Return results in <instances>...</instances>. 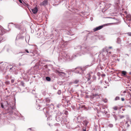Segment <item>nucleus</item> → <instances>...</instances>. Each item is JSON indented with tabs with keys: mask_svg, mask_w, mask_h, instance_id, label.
I'll list each match as a JSON object with an SVG mask.
<instances>
[{
	"mask_svg": "<svg viewBox=\"0 0 131 131\" xmlns=\"http://www.w3.org/2000/svg\"><path fill=\"white\" fill-rule=\"evenodd\" d=\"M77 47L76 49H77L78 52L77 54L71 56L69 53L62 51L61 54H60L59 55L58 57L59 61L61 62L70 61L74 58V57H77L78 55L81 56L82 55L89 53L91 50V48L87 46H78Z\"/></svg>",
	"mask_w": 131,
	"mask_h": 131,
	"instance_id": "obj_1",
	"label": "nucleus"
},
{
	"mask_svg": "<svg viewBox=\"0 0 131 131\" xmlns=\"http://www.w3.org/2000/svg\"><path fill=\"white\" fill-rule=\"evenodd\" d=\"M0 104L2 108L6 110L10 114H12L13 111L16 110L15 104L12 102L8 103L7 101H4L3 102H0Z\"/></svg>",
	"mask_w": 131,
	"mask_h": 131,
	"instance_id": "obj_2",
	"label": "nucleus"
},
{
	"mask_svg": "<svg viewBox=\"0 0 131 131\" xmlns=\"http://www.w3.org/2000/svg\"><path fill=\"white\" fill-rule=\"evenodd\" d=\"M46 102H43L41 103V104L38 105V106L37 107L38 110H41L44 109V106L49 105L48 104L50 102V99L49 98H46L45 99Z\"/></svg>",
	"mask_w": 131,
	"mask_h": 131,
	"instance_id": "obj_3",
	"label": "nucleus"
},
{
	"mask_svg": "<svg viewBox=\"0 0 131 131\" xmlns=\"http://www.w3.org/2000/svg\"><path fill=\"white\" fill-rule=\"evenodd\" d=\"M6 69L10 72H14L16 70V68L15 67L10 64L7 65L6 67Z\"/></svg>",
	"mask_w": 131,
	"mask_h": 131,
	"instance_id": "obj_4",
	"label": "nucleus"
},
{
	"mask_svg": "<svg viewBox=\"0 0 131 131\" xmlns=\"http://www.w3.org/2000/svg\"><path fill=\"white\" fill-rule=\"evenodd\" d=\"M75 70V73H78L81 75L83 74L84 71V68L80 67L76 68Z\"/></svg>",
	"mask_w": 131,
	"mask_h": 131,
	"instance_id": "obj_5",
	"label": "nucleus"
},
{
	"mask_svg": "<svg viewBox=\"0 0 131 131\" xmlns=\"http://www.w3.org/2000/svg\"><path fill=\"white\" fill-rule=\"evenodd\" d=\"M55 72L61 77H68L67 75V73L64 72L57 70L55 71Z\"/></svg>",
	"mask_w": 131,
	"mask_h": 131,
	"instance_id": "obj_6",
	"label": "nucleus"
},
{
	"mask_svg": "<svg viewBox=\"0 0 131 131\" xmlns=\"http://www.w3.org/2000/svg\"><path fill=\"white\" fill-rule=\"evenodd\" d=\"M64 117L62 116V115H57L55 117L56 120L57 122H60L61 121V122L62 120L64 119Z\"/></svg>",
	"mask_w": 131,
	"mask_h": 131,
	"instance_id": "obj_7",
	"label": "nucleus"
},
{
	"mask_svg": "<svg viewBox=\"0 0 131 131\" xmlns=\"http://www.w3.org/2000/svg\"><path fill=\"white\" fill-rule=\"evenodd\" d=\"M107 25V24H105L97 27L93 29L94 31H95L98 30H100L103 28V27L105 26L106 25Z\"/></svg>",
	"mask_w": 131,
	"mask_h": 131,
	"instance_id": "obj_8",
	"label": "nucleus"
},
{
	"mask_svg": "<svg viewBox=\"0 0 131 131\" xmlns=\"http://www.w3.org/2000/svg\"><path fill=\"white\" fill-rule=\"evenodd\" d=\"M48 3V1L47 0H44L42 2L40 3V5L41 6H46Z\"/></svg>",
	"mask_w": 131,
	"mask_h": 131,
	"instance_id": "obj_9",
	"label": "nucleus"
},
{
	"mask_svg": "<svg viewBox=\"0 0 131 131\" xmlns=\"http://www.w3.org/2000/svg\"><path fill=\"white\" fill-rule=\"evenodd\" d=\"M24 38V37L20 34H18L16 38V40L19 39H23Z\"/></svg>",
	"mask_w": 131,
	"mask_h": 131,
	"instance_id": "obj_10",
	"label": "nucleus"
},
{
	"mask_svg": "<svg viewBox=\"0 0 131 131\" xmlns=\"http://www.w3.org/2000/svg\"><path fill=\"white\" fill-rule=\"evenodd\" d=\"M100 109L102 111V112L106 114L107 113V112L106 110H104L105 108L104 107H100Z\"/></svg>",
	"mask_w": 131,
	"mask_h": 131,
	"instance_id": "obj_11",
	"label": "nucleus"
},
{
	"mask_svg": "<svg viewBox=\"0 0 131 131\" xmlns=\"http://www.w3.org/2000/svg\"><path fill=\"white\" fill-rule=\"evenodd\" d=\"M31 11L34 14H36L38 11L37 7H36L35 8L32 9H31Z\"/></svg>",
	"mask_w": 131,
	"mask_h": 131,
	"instance_id": "obj_12",
	"label": "nucleus"
},
{
	"mask_svg": "<svg viewBox=\"0 0 131 131\" xmlns=\"http://www.w3.org/2000/svg\"><path fill=\"white\" fill-rule=\"evenodd\" d=\"M14 25L15 27L18 29H20L21 28V27L20 24H14Z\"/></svg>",
	"mask_w": 131,
	"mask_h": 131,
	"instance_id": "obj_13",
	"label": "nucleus"
},
{
	"mask_svg": "<svg viewBox=\"0 0 131 131\" xmlns=\"http://www.w3.org/2000/svg\"><path fill=\"white\" fill-rule=\"evenodd\" d=\"M0 30L1 31V32L0 34V36L1 35H3L4 34V33H3V31H4V29L0 25Z\"/></svg>",
	"mask_w": 131,
	"mask_h": 131,
	"instance_id": "obj_14",
	"label": "nucleus"
},
{
	"mask_svg": "<svg viewBox=\"0 0 131 131\" xmlns=\"http://www.w3.org/2000/svg\"><path fill=\"white\" fill-rule=\"evenodd\" d=\"M88 123L89 122L86 120L84 121L83 123V125L85 126V127H86Z\"/></svg>",
	"mask_w": 131,
	"mask_h": 131,
	"instance_id": "obj_15",
	"label": "nucleus"
},
{
	"mask_svg": "<svg viewBox=\"0 0 131 131\" xmlns=\"http://www.w3.org/2000/svg\"><path fill=\"white\" fill-rule=\"evenodd\" d=\"M80 81L78 79H75L73 81V83L74 84H79Z\"/></svg>",
	"mask_w": 131,
	"mask_h": 131,
	"instance_id": "obj_16",
	"label": "nucleus"
},
{
	"mask_svg": "<svg viewBox=\"0 0 131 131\" xmlns=\"http://www.w3.org/2000/svg\"><path fill=\"white\" fill-rule=\"evenodd\" d=\"M90 97L91 100H95L94 94H92V95H90Z\"/></svg>",
	"mask_w": 131,
	"mask_h": 131,
	"instance_id": "obj_17",
	"label": "nucleus"
},
{
	"mask_svg": "<svg viewBox=\"0 0 131 131\" xmlns=\"http://www.w3.org/2000/svg\"><path fill=\"white\" fill-rule=\"evenodd\" d=\"M63 120H62L61 121V124H62L63 123H64L65 122H67L66 118L65 117H64V119H63Z\"/></svg>",
	"mask_w": 131,
	"mask_h": 131,
	"instance_id": "obj_18",
	"label": "nucleus"
},
{
	"mask_svg": "<svg viewBox=\"0 0 131 131\" xmlns=\"http://www.w3.org/2000/svg\"><path fill=\"white\" fill-rule=\"evenodd\" d=\"M11 80V82L12 83H14L15 80V79L14 78L12 77H10Z\"/></svg>",
	"mask_w": 131,
	"mask_h": 131,
	"instance_id": "obj_19",
	"label": "nucleus"
},
{
	"mask_svg": "<svg viewBox=\"0 0 131 131\" xmlns=\"http://www.w3.org/2000/svg\"><path fill=\"white\" fill-rule=\"evenodd\" d=\"M87 75H88V77H87L88 78H87V81H89L91 79V77H90L91 75H90V73L88 74H87Z\"/></svg>",
	"mask_w": 131,
	"mask_h": 131,
	"instance_id": "obj_20",
	"label": "nucleus"
},
{
	"mask_svg": "<svg viewBox=\"0 0 131 131\" xmlns=\"http://www.w3.org/2000/svg\"><path fill=\"white\" fill-rule=\"evenodd\" d=\"M95 99L100 98L99 95L97 94H94Z\"/></svg>",
	"mask_w": 131,
	"mask_h": 131,
	"instance_id": "obj_21",
	"label": "nucleus"
},
{
	"mask_svg": "<svg viewBox=\"0 0 131 131\" xmlns=\"http://www.w3.org/2000/svg\"><path fill=\"white\" fill-rule=\"evenodd\" d=\"M46 80L48 81H50L51 80L50 78L49 77H46Z\"/></svg>",
	"mask_w": 131,
	"mask_h": 131,
	"instance_id": "obj_22",
	"label": "nucleus"
},
{
	"mask_svg": "<svg viewBox=\"0 0 131 131\" xmlns=\"http://www.w3.org/2000/svg\"><path fill=\"white\" fill-rule=\"evenodd\" d=\"M38 62H39V65L40 66H42L41 64H43L42 61L40 59L39 60Z\"/></svg>",
	"mask_w": 131,
	"mask_h": 131,
	"instance_id": "obj_23",
	"label": "nucleus"
},
{
	"mask_svg": "<svg viewBox=\"0 0 131 131\" xmlns=\"http://www.w3.org/2000/svg\"><path fill=\"white\" fill-rule=\"evenodd\" d=\"M121 42V39L119 38H118L117 39V43H120Z\"/></svg>",
	"mask_w": 131,
	"mask_h": 131,
	"instance_id": "obj_24",
	"label": "nucleus"
},
{
	"mask_svg": "<svg viewBox=\"0 0 131 131\" xmlns=\"http://www.w3.org/2000/svg\"><path fill=\"white\" fill-rule=\"evenodd\" d=\"M29 36L28 35H26V36L25 37V40L26 41V40L27 39H29Z\"/></svg>",
	"mask_w": 131,
	"mask_h": 131,
	"instance_id": "obj_25",
	"label": "nucleus"
},
{
	"mask_svg": "<svg viewBox=\"0 0 131 131\" xmlns=\"http://www.w3.org/2000/svg\"><path fill=\"white\" fill-rule=\"evenodd\" d=\"M24 83L23 82V81H21L20 84L22 86L24 87Z\"/></svg>",
	"mask_w": 131,
	"mask_h": 131,
	"instance_id": "obj_26",
	"label": "nucleus"
},
{
	"mask_svg": "<svg viewBox=\"0 0 131 131\" xmlns=\"http://www.w3.org/2000/svg\"><path fill=\"white\" fill-rule=\"evenodd\" d=\"M52 118V116H50L47 119V120H51Z\"/></svg>",
	"mask_w": 131,
	"mask_h": 131,
	"instance_id": "obj_27",
	"label": "nucleus"
},
{
	"mask_svg": "<svg viewBox=\"0 0 131 131\" xmlns=\"http://www.w3.org/2000/svg\"><path fill=\"white\" fill-rule=\"evenodd\" d=\"M122 73L124 75H125L126 74V72L125 71H123Z\"/></svg>",
	"mask_w": 131,
	"mask_h": 131,
	"instance_id": "obj_28",
	"label": "nucleus"
},
{
	"mask_svg": "<svg viewBox=\"0 0 131 131\" xmlns=\"http://www.w3.org/2000/svg\"><path fill=\"white\" fill-rule=\"evenodd\" d=\"M105 84H106V85H107L108 86H109V83L108 82L106 81H105Z\"/></svg>",
	"mask_w": 131,
	"mask_h": 131,
	"instance_id": "obj_29",
	"label": "nucleus"
},
{
	"mask_svg": "<svg viewBox=\"0 0 131 131\" xmlns=\"http://www.w3.org/2000/svg\"><path fill=\"white\" fill-rule=\"evenodd\" d=\"M105 50L107 53H108L109 54H111V52H110V51L109 52L108 51V49H106Z\"/></svg>",
	"mask_w": 131,
	"mask_h": 131,
	"instance_id": "obj_30",
	"label": "nucleus"
},
{
	"mask_svg": "<svg viewBox=\"0 0 131 131\" xmlns=\"http://www.w3.org/2000/svg\"><path fill=\"white\" fill-rule=\"evenodd\" d=\"M38 60H37V62L36 63V66H40L39 65V62H38Z\"/></svg>",
	"mask_w": 131,
	"mask_h": 131,
	"instance_id": "obj_31",
	"label": "nucleus"
},
{
	"mask_svg": "<svg viewBox=\"0 0 131 131\" xmlns=\"http://www.w3.org/2000/svg\"><path fill=\"white\" fill-rule=\"evenodd\" d=\"M119 99V97L118 96L116 97L115 99V100H118Z\"/></svg>",
	"mask_w": 131,
	"mask_h": 131,
	"instance_id": "obj_32",
	"label": "nucleus"
},
{
	"mask_svg": "<svg viewBox=\"0 0 131 131\" xmlns=\"http://www.w3.org/2000/svg\"><path fill=\"white\" fill-rule=\"evenodd\" d=\"M25 51H26V52H27V53H32V52H31V51H30V52H29V51H28V50H27V49H26V50H25Z\"/></svg>",
	"mask_w": 131,
	"mask_h": 131,
	"instance_id": "obj_33",
	"label": "nucleus"
},
{
	"mask_svg": "<svg viewBox=\"0 0 131 131\" xmlns=\"http://www.w3.org/2000/svg\"><path fill=\"white\" fill-rule=\"evenodd\" d=\"M113 116L115 119V120L116 121L117 119V116L115 115H113Z\"/></svg>",
	"mask_w": 131,
	"mask_h": 131,
	"instance_id": "obj_34",
	"label": "nucleus"
},
{
	"mask_svg": "<svg viewBox=\"0 0 131 131\" xmlns=\"http://www.w3.org/2000/svg\"><path fill=\"white\" fill-rule=\"evenodd\" d=\"M113 126V125L112 124H110L108 125V126L110 127H112Z\"/></svg>",
	"mask_w": 131,
	"mask_h": 131,
	"instance_id": "obj_35",
	"label": "nucleus"
},
{
	"mask_svg": "<svg viewBox=\"0 0 131 131\" xmlns=\"http://www.w3.org/2000/svg\"><path fill=\"white\" fill-rule=\"evenodd\" d=\"M10 82L9 81H6L5 82V83L7 85L9 84Z\"/></svg>",
	"mask_w": 131,
	"mask_h": 131,
	"instance_id": "obj_36",
	"label": "nucleus"
},
{
	"mask_svg": "<svg viewBox=\"0 0 131 131\" xmlns=\"http://www.w3.org/2000/svg\"><path fill=\"white\" fill-rule=\"evenodd\" d=\"M61 91L60 90H59L58 92V94H59L60 95L61 94Z\"/></svg>",
	"mask_w": 131,
	"mask_h": 131,
	"instance_id": "obj_37",
	"label": "nucleus"
},
{
	"mask_svg": "<svg viewBox=\"0 0 131 131\" xmlns=\"http://www.w3.org/2000/svg\"><path fill=\"white\" fill-rule=\"evenodd\" d=\"M64 113L65 115H67L68 114V111H66L64 112Z\"/></svg>",
	"mask_w": 131,
	"mask_h": 131,
	"instance_id": "obj_38",
	"label": "nucleus"
},
{
	"mask_svg": "<svg viewBox=\"0 0 131 131\" xmlns=\"http://www.w3.org/2000/svg\"><path fill=\"white\" fill-rule=\"evenodd\" d=\"M115 110H117V108L116 106H115L113 108Z\"/></svg>",
	"mask_w": 131,
	"mask_h": 131,
	"instance_id": "obj_39",
	"label": "nucleus"
},
{
	"mask_svg": "<svg viewBox=\"0 0 131 131\" xmlns=\"http://www.w3.org/2000/svg\"><path fill=\"white\" fill-rule=\"evenodd\" d=\"M119 117H120V118L121 119V118H123V117H124V116H123V115H120L119 116Z\"/></svg>",
	"mask_w": 131,
	"mask_h": 131,
	"instance_id": "obj_40",
	"label": "nucleus"
},
{
	"mask_svg": "<svg viewBox=\"0 0 131 131\" xmlns=\"http://www.w3.org/2000/svg\"><path fill=\"white\" fill-rule=\"evenodd\" d=\"M128 19L129 20V21H131V16H130V18H128Z\"/></svg>",
	"mask_w": 131,
	"mask_h": 131,
	"instance_id": "obj_41",
	"label": "nucleus"
},
{
	"mask_svg": "<svg viewBox=\"0 0 131 131\" xmlns=\"http://www.w3.org/2000/svg\"><path fill=\"white\" fill-rule=\"evenodd\" d=\"M121 100L122 101H124V99L123 98H121Z\"/></svg>",
	"mask_w": 131,
	"mask_h": 131,
	"instance_id": "obj_42",
	"label": "nucleus"
},
{
	"mask_svg": "<svg viewBox=\"0 0 131 131\" xmlns=\"http://www.w3.org/2000/svg\"><path fill=\"white\" fill-rule=\"evenodd\" d=\"M128 35L129 36H131V32H129V33H128Z\"/></svg>",
	"mask_w": 131,
	"mask_h": 131,
	"instance_id": "obj_43",
	"label": "nucleus"
},
{
	"mask_svg": "<svg viewBox=\"0 0 131 131\" xmlns=\"http://www.w3.org/2000/svg\"><path fill=\"white\" fill-rule=\"evenodd\" d=\"M25 53V51H23L19 53Z\"/></svg>",
	"mask_w": 131,
	"mask_h": 131,
	"instance_id": "obj_44",
	"label": "nucleus"
},
{
	"mask_svg": "<svg viewBox=\"0 0 131 131\" xmlns=\"http://www.w3.org/2000/svg\"><path fill=\"white\" fill-rule=\"evenodd\" d=\"M19 2H20V3H22V1L21 0H18Z\"/></svg>",
	"mask_w": 131,
	"mask_h": 131,
	"instance_id": "obj_45",
	"label": "nucleus"
},
{
	"mask_svg": "<svg viewBox=\"0 0 131 131\" xmlns=\"http://www.w3.org/2000/svg\"><path fill=\"white\" fill-rule=\"evenodd\" d=\"M130 16L129 15H127V18H130Z\"/></svg>",
	"mask_w": 131,
	"mask_h": 131,
	"instance_id": "obj_46",
	"label": "nucleus"
},
{
	"mask_svg": "<svg viewBox=\"0 0 131 131\" xmlns=\"http://www.w3.org/2000/svg\"><path fill=\"white\" fill-rule=\"evenodd\" d=\"M112 47L111 46H110L109 47V48L110 49H112Z\"/></svg>",
	"mask_w": 131,
	"mask_h": 131,
	"instance_id": "obj_47",
	"label": "nucleus"
},
{
	"mask_svg": "<svg viewBox=\"0 0 131 131\" xmlns=\"http://www.w3.org/2000/svg\"><path fill=\"white\" fill-rule=\"evenodd\" d=\"M90 19L91 21H92L93 19V18L92 17H91Z\"/></svg>",
	"mask_w": 131,
	"mask_h": 131,
	"instance_id": "obj_48",
	"label": "nucleus"
},
{
	"mask_svg": "<svg viewBox=\"0 0 131 131\" xmlns=\"http://www.w3.org/2000/svg\"><path fill=\"white\" fill-rule=\"evenodd\" d=\"M83 131H86V128L83 129Z\"/></svg>",
	"mask_w": 131,
	"mask_h": 131,
	"instance_id": "obj_49",
	"label": "nucleus"
},
{
	"mask_svg": "<svg viewBox=\"0 0 131 131\" xmlns=\"http://www.w3.org/2000/svg\"><path fill=\"white\" fill-rule=\"evenodd\" d=\"M117 60L118 61H119V59H117L116 60Z\"/></svg>",
	"mask_w": 131,
	"mask_h": 131,
	"instance_id": "obj_50",
	"label": "nucleus"
},
{
	"mask_svg": "<svg viewBox=\"0 0 131 131\" xmlns=\"http://www.w3.org/2000/svg\"><path fill=\"white\" fill-rule=\"evenodd\" d=\"M105 76V74H102V76Z\"/></svg>",
	"mask_w": 131,
	"mask_h": 131,
	"instance_id": "obj_51",
	"label": "nucleus"
},
{
	"mask_svg": "<svg viewBox=\"0 0 131 131\" xmlns=\"http://www.w3.org/2000/svg\"><path fill=\"white\" fill-rule=\"evenodd\" d=\"M107 88V86H105L104 87V88Z\"/></svg>",
	"mask_w": 131,
	"mask_h": 131,
	"instance_id": "obj_52",
	"label": "nucleus"
},
{
	"mask_svg": "<svg viewBox=\"0 0 131 131\" xmlns=\"http://www.w3.org/2000/svg\"><path fill=\"white\" fill-rule=\"evenodd\" d=\"M7 92L8 93H9L10 92L9 90H7Z\"/></svg>",
	"mask_w": 131,
	"mask_h": 131,
	"instance_id": "obj_53",
	"label": "nucleus"
},
{
	"mask_svg": "<svg viewBox=\"0 0 131 131\" xmlns=\"http://www.w3.org/2000/svg\"><path fill=\"white\" fill-rule=\"evenodd\" d=\"M85 38L86 39V40L87 39V38L86 37H85Z\"/></svg>",
	"mask_w": 131,
	"mask_h": 131,
	"instance_id": "obj_54",
	"label": "nucleus"
},
{
	"mask_svg": "<svg viewBox=\"0 0 131 131\" xmlns=\"http://www.w3.org/2000/svg\"><path fill=\"white\" fill-rule=\"evenodd\" d=\"M29 129H30V130H31V128H29L28 129V130H29Z\"/></svg>",
	"mask_w": 131,
	"mask_h": 131,
	"instance_id": "obj_55",
	"label": "nucleus"
},
{
	"mask_svg": "<svg viewBox=\"0 0 131 131\" xmlns=\"http://www.w3.org/2000/svg\"><path fill=\"white\" fill-rule=\"evenodd\" d=\"M57 107H59V105H58L57 106Z\"/></svg>",
	"mask_w": 131,
	"mask_h": 131,
	"instance_id": "obj_56",
	"label": "nucleus"
},
{
	"mask_svg": "<svg viewBox=\"0 0 131 131\" xmlns=\"http://www.w3.org/2000/svg\"><path fill=\"white\" fill-rule=\"evenodd\" d=\"M3 33H4V34L5 33V32L4 31H4H3Z\"/></svg>",
	"mask_w": 131,
	"mask_h": 131,
	"instance_id": "obj_57",
	"label": "nucleus"
},
{
	"mask_svg": "<svg viewBox=\"0 0 131 131\" xmlns=\"http://www.w3.org/2000/svg\"><path fill=\"white\" fill-rule=\"evenodd\" d=\"M129 74H131V72H129Z\"/></svg>",
	"mask_w": 131,
	"mask_h": 131,
	"instance_id": "obj_58",
	"label": "nucleus"
},
{
	"mask_svg": "<svg viewBox=\"0 0 131 131\" xmlns=\"http://www.w3.org/2000/svg\"><path fill=\"white\" fill-rule=\"evenodd\" d=\"M24 55H25V54H22V55H21V56H24Z\"/></svg>",
	"mask_w": 131,
	"mask_h": 131,
	"instance_id": "obj_59",
	"label": "nucleus"
},
{
	"mask_svg": "<svg viewBox=\"0 0 131 131\" xmlns=\"http://www.w3.org/2000/svg\"><path fill=\"white\" fill-rule=\"evenodd\" d=\"M7 90V88H6L5 89V90Z\"/></svg>",
	"mask_w": 131,
	"mask_h": 131,
	"instance_id": "obj_60",
	"label": "nucleus"
},
{
	"mask_svg": "<svg viewBox=\"0 0 131 131\" xmlns=\"http://www.w3.org/2000/svg\"><path fill=\"white\" fill-rule=\"evenodd\" d=\"M129 126V125L128 124V125L127 126V127H128V126Z\"/></svg>",
	"mask_w": 131,
	"mask_h": 131,
	"instance_id": "obj_61",
	"label": "nucleus"
},
{
	"mask_svg": "<svg viewBox=\"0 0 131 131\" xmlns=\"http://www.w3.org/2000/svg\"><path fill=\"white\" fill-rule=\"evenodd\" d=\"M35 60H34L33 61L34 62H35Z\"/></svg>",
	"mask_w": 131,
	"mask_h": 131,
	"instance_id": "obj_62",
	"label": "nucleus"
},
{
	"mask_svg": "<svg viewBox=\"0 0 131 131\" xmlns=\"http://www.w3.org/2000/svg\"><path fill=\"white\" fill-rule=\"evenodd\" d=\"M117 50H119V49H117Z\"/></svg>",
	"mask_w": 131,
	"mask_h": 131,
	"instance_id": "obj_63",
	"label": "nucleus"
},
{
	"mask_svg": "<svg viewBox=\"0 0 131 131\" xmlns=\"http://www.w3.org/2000/svg\"><path fill=\"white\" fill-rule=\"evenodd\" d=\"M11 23L12 24H14L13 23Z\"/></svg>",
	"mask_w": 131,
	"mask_h": 131,
	"instance_id": "obj_64",
	"label": "nucleus"
}]
</instances>
